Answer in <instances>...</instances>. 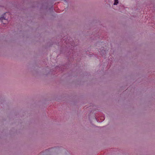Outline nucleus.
Returning a JSON list of instances; mask_svg holds the SVG:
<instances>
[{"instance_id":"2","label":"nucleus","mask_w":155,"mask_h":155,"mask_svg":"<svg viewBox=\"0 0 155 155\" xmlns=\"http://www.w3.org/2000/svg\"><path fill=\"white\" fill-rule=\"evenodd\" d=\"M114 5H117L118 3V0H114Z\"/></svg>"},{"instance_id":"1","label":"nucleus","mask_w":155,"mask_h":155,"mask_svg":"<svg viewBox=\"0 0 155 155\" xmlns=\"http://www.w3.org/2000/svg\"><path fill=\"white\" fill-rule=\"evenodd\" d=\"M5 15V13L4 15H3L0 18V20H1L3 24H6L8 22V20L6 19L5 17H4Z\"/></svg>"},{"instance_id":"3","label":"nucleus","mask_w":155,"mask_h":155,"mask_svg":"<svg viewBox=\"0 0 155 155\" xmlns=\"http://www.w3.org/2000/svg\"><path fill=\"white\" fill-rule=\"evenodd\" d=\"M64 1H66V0H64Z\"/></svg>"}]
</instances>
